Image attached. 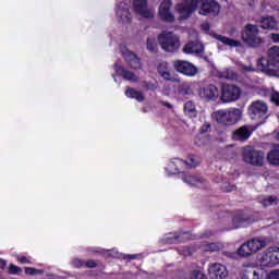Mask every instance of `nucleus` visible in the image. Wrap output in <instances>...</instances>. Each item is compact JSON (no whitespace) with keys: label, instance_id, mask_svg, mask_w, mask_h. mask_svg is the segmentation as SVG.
<instances>
[{"label":"nucleus","instance_id":"f257e3e1","mask_svg":"<svg viewBox=\"0 0 279 279\" xmlns=\"http://www.w3.org/2000/svg\"><path fill=\"white\" fill-rule=\"evenodd\" d=\"M220 10L219 2L215 0H181L175 5V12L179 14L180 21H186L193 12H198L201 16H208V14L217 16Z\"/></svg>","mask_w":279,"mask_h":279},{"label":"nucleus","instance_id":"f03ea898","mask_svg":"<svg viewBox=\"0 0 279 279\" xmlns=\"http://www.w3.org/2000/svg\"><path fill=\"white\" fill-rule=\"evenodd\" d=\"M257 65L266 75L279 77V47L272 46L268 50V58L259 59Z\"/></svg>","mask_w":279,"mask_h":279},{"label":"nucleus","instance_id":"7ed1b4c3","mask_svg":"<svg viewBox=\"0 0 279 279\" xmlns=\"http://www.w3.org/2000/svg\"><path fill=\"white\" fill-rule=\"evenodd\" d=\"M213 117L221 125L230 128L231 125H236L243 119V110L239 108L222 109L215 111Z\"/></svg>","mask_w":279,"mask_h":279},{"label":"nucleus","instance_id":"20e7f679","mask_svg":"<svg viewBox=\"0 0 279 279\" xmlns=\"http://www.w3.org/2000/svg\"><path fill=\"white\" fill-rule=\"evenodd\" d=\"M242 160L252 167H263L265 165V153L254 148V146H244L242 148Z\"/></svg>","mask_w":279,"mask_h":279},{"label":"nucleus","instance_id":"39448f33","mask_svg":"<svg viewBox=\"0 0 279 279\" xmlns=\"http://www.w3.org/2000/svg\"><path fill=\"white\" fill-rule=\"evenodd\" d=\"M259 34L260 31L257 25L247 24L241 32V38L247 47H258L263 43Z\"/></svg>","mask_w":279,"mask_h":279},{"label":"nucleus","instance_id":"423d86ee","mask_svg":"<svg viewBox=\"0 0 279 279\" xmlns=\"http://www.w3.org/2000/svg\"><path fill=\"white\" fill-rule=\"evenodd\" d=\"M158 43L163 49V51H168L169 53H173L180 49V37L175 35V33L171 32H162L158 36Z\"/></svg>","mask_w":279,"mask_h":279},{"label":"nucleus","instance_id":"0eeeda50","mask_svg":"<svg viewBox=\"0 0 279 279\" xmlns=\"http://www.w3.org/2000/svg\"><path fill=\"white\" fill-rule=\"evenodd\" d=\"M267 104L263 100L253 101L248 106V116L253 121H260L267 117Z\"/></svg>","mask_w":279,"mask_h":279},{"label":"nucleus","instance_id":"6e6552de","mask_svg":"<svg viewBox=\"0 0 279 279\" xmlns=\"http://www.w3.org/2000/svg\"><path fill=\"white\" fill-rule=\"evenodd\" d=\"M262 267H276L279 265V247H269L259 258Z\"/></svg>","mask_w":279,"mask_h":279},{"label":"nucleus","instance_id":"1a4fd4ad","mask_svg":"<svg viewBox=\"0 0 279 279\" xmlns=\"http://www.w3.org/2000/svg\"><path fill=\"white\" fill-rule=\"evenodd\" d=\"M241 88L235 85H222L221 101L223 104H230L236 101L241 97Z\"/></svg>","mask_w":279,"mask_h":279},{"label":"nucleus","instance_id":"9d476101","mask_svg":"<svg viewBox=\"0 0 279 279\" xmlns=\"http://www.w3.org/2000/svg\"><path fill=\"white\" fill-rule=\"evenodd\" d=\"M173 66L178 71V73H182V75H186V77H195V75L199 73L197 66L189 61H174Z\"/></svg>","mask_w":279,"mask_h":279},{"label":"nucleus","instance_id":"9b49d317","mask_svg":"<svg viewBox=\"0 0 279 279\" xmlns=\"http://www.w3.org/2000/svg\"><path fill=\"white\" fill-rule=\"evenodd\" d=\"M173 8V2L171 0H162L159 4L158 16L161 21H168L169 23L175 21V16L171 12Z\"/></svg>","mask_w":279,"mask_h":279},{"label":"nucleus","instance_id":"f8f14e48","mask_svg":"<svg viewBox=\"0 0 279 279\" xmlns=\"http://www.w3.org/2000/svg\"><path fill=\"white\" fill-rule=\"evenodd\" d=\"M133 8L142 19H154L156 12L147 7V0H133Z\"/></svg>","mask_w":279,"mask_h":279},{"label":"nucleus","instance_id":"ddd939ff","mask_svg":"<svg viewBox=\"0 0 279 279\" xmlns=\"http://www.w3.org/2000/svg\"><path fill=\"white\" fill-rule=\"evenodd\" d=\"M157 72L166 82H180L178 76L173 73V70L169 68V63L166 61H162L157 65Z\"/></svg>","mask_w":279,"mask_h":279},{"label":"nucleus","instance_id":"4468645a","mask_svg":"<svg viewBox=\"0 0 279 279\" xmlns=\"http://www.w3.org/2000/svg\"><path fill=\"white\" fill-rule=\"evenodd\" d=\"M208 275L211 279L228 278V268L223 264L215 263L209 265Z\"/></svg>","mask_w":279,"mask_h":279},{"label":"nucleus","instance_id":"2eb2a0df","mask_svg":"<svg viewBox=\"0 0 279 279\" xmlns=\"http://www.w3.org/2000/svg\"><path fill=\"white\" fill-rule=\"evenodd\" d=\"M250 136H252V126L247 125L240 126L232 133V140L239 141L240 143H245V141H248Z\"/></svg>","mask_w":279,"mask_h":279},{"label":"nucleus","instance_id":"dca6fc26","mask_svg":"<svg viewBox=\"0 0 279 279\" xmlns=\"http://www.w3.org/2000/svg\"><path fill=\"white\" fill-rule=\"evenodd\" d=\"M121 53L125 62H128L132 69H141V60L138 59V57H136V54H134L125 47L121 48Z\"/></svg>","mask_w":279,"mask_h":279},{"label":"nucleus","instance_id":"f3484780","mask_svg":"<svg viewBox=\"0 0 279 279\" xmlns=\"http://www.w3.org/2000/svg\"><path fill=\"white\" fill-rule=\"evenodd\" d=\"M199 96L203 99L215 101V99L219 98V89L215 85H208L199 90Z\"/></svg>","mask_w":279,"mask_h":279},{"label":"nucleus","instance_id":"a211bd4d","mask_svg":"<svg viewBox=\"0 0 279 279\" xmlns=\"http://www.w3.org/2000/svg\"><path fill=\"white\" fill-rule=\"evenodd\" d=\"M117 16L122 23H130L132 21V14L130 13V7L125 2L118 4Z\"/></svg>","mask_w":279,"mask_h":279},{"label":"nucleus","instance_id":"6ab92c4d","mask_svg":"<svg viewBox=\"0 0 279 279\" xmlns=\"http://www.w3.org/2000/svg\"><path fill=\"white\" fill-rule=\"evenodd\" d=\"M259 25L262 29L278 31V20L271 15L260 17Z\"/></svg>","mask_w":279,"mask_h":279},{"label":"nucleus","instance_id":"aec40b11","mask_svg":"<svg viewBox=\"0 0 279 279\" xmlns=\"http://www.w3.org/2000/svg\"><path fill=\"white\" fill-rule=\"evenodd\" d=\"M247 243L253 254H256L260 252V250H265V247H267V240L262 238H253L248 240Z\"/></svg>","mask_w":279,"mask_h":279},{"label":"nucleus","instance_id":"412c9836","mask_svg":"<svg viewBox=\"0 0 279 279\" xmlns=\"http://www.w3.org/2000/svg\"><path fill=\"white\" fill-rule=\"evenodd\" d=\"M210 37L215 38L219 43H222V45H227V47H241V41L219 35L217 33H210Z\"/></svg>","mask_w":279,"mask_h":279},{"label":"nucleus","instance_id":"4be33fe9","mask_svg":"<svg viewBox=\"0 0 279 279\" xmlns=\"http://www.w3.org/2000/svg\"><path fill=\"white\" fill-rule=\"evenodd\" d=\"M183 181L185 182V184H189L190 186H197L198 189H204L206 184V181H204V179L194 174H186L183 178Z\"/></svg>","mask_w":279,"mask_h":279},{"label":"nucleus","instance_id":"5701e85b","mask_svg":"<svg viewBox=\"0 0 279 279\" xmlns=\"http://www.w3.org/2000/svg\"><path fill=\"white\" fill-rule=\"evenodd\" d=\"M183 53H204V46L199 41L187 43L183 47Z\"/></svg>","mask_w":279,"mask_h":279},{"label":"nucleus","instance_id":"b1692460","mask_svg":"<svg viewBox=\"0 0 279 279\" xmlns=\"http://www.w3.org/2000/svg\"><path fill=\"white\" fill-rule=\"evenodd\" d=\"M252 254H254L252 252V248L248 244V242H244L236 252V255L240 256V258H250V256H252Z\"/></svg>","mask_w":279,"mask_h":279},{"label":"nucleus","instance_id":"393cba45","mask_svg":"<svg viewBox=\"0 0 279 279\" xmlns=\"http://www.w3.org/2000/svg\"><path fill=\"white\" fill-rule=\"evenodd\" d=\"M125 95L129 97V99H135L140 102L145 101V95L134 88H128L125 90Z\"/></svg>","mask_w":279,"mask_h":279},{"label":"nucleus","instance_id":"a878e982","mask_svg":"<svg viewBox=\"0 0 279 279\" xmlns=\"http://www.w3.org/2000/svg\"><path fill=\"white\" fill-rule=\"evenodd\" d=\"M267 160L269 165L279 167V148H274L267 154Z\"/></svg>","mask_w":279,"mask_h":279},{"label":"nucleus","instance_id":"bb28decb","mask_svg":"<svg viewBox=\"0 0 279 279\" xmlns=\"http://www.w3.org/2000/svg\"><path fill=\"white\" fill-rule=\"evenodd\" d=\"M184 165V160L182 159H174L173 161H171L168 167H167V171H169V173L171 174H175L180 171V167H182Z\"/></svg>","mask_w":279,"mask_h":279},{"label":"nucleus","instance_id":"cd10ccee","mask_svg":"<svg viewBox=\"0 0 279 279\" xmlns=\"http://www.w3.org/2000/svg\"><path fill=\"white\" fill-rule=\"evenodd\" d=\"M117 73H118V75H122V77H124V80H129L130 82H136L138 80V77L134 73H132L123 68H118Z\"/></svg>","mask_w":279,"mask_h":279},{"label":"nucleus","instance_id":"c85d7f7f","mask_svg":"<svg viewBox=\"0 0 279 279\" xmlns=\"http://www.w3.org/2000/svg\"><path fill=\"white\" fill-rule=\"evenodd\" d=\"M184 113L191 118L197 117V109L195 108V104L193 101L185 102Z\"/></svg>","mask_w":279,"mask_h":279},{"label":"nucleus","instance_id":"c756f323","mask_svg":"<svg viewBox=\"0 0 279 279\" xmlns=\"http://www.w3.org/2000/svg\"><path fill=\"white\" fill-rule=\"evenodd\" d=\"M183 165H186L187 167H199L202 165V158L190 155L186 160H183Z\"/></svg>","mask_w":279,"mask_h":279},{"label":"nucleus","instance_id":"7c9ffc66","mask_svg":"<svg viewBox=\"0 0 279 279\" xmlns=\"http://www.w3.org/2000/svg\"><path fill=\"white\" fill-rule=\"evenodd\" d=\"M259 204H262L264 208H268V206H276V204H278V198L276 196H268L259 201Z\"/></svg>","mask_w":279,"mask_h":279},{"label":"nucleus","instance_id":"2f4dec72","mask_svg":"<svg viewBox=\"0 0 279 279\" xmlns=\"http://www.w3.org/2000/svg\"><path fill=\"white\" fill-rule=\"evenodd\" d=\"M220 77L225 80H236V73L231 69H226L220 73Z\"/></svg>","mask_w":279,"mask_h":279},{"label":"nucleus","instance_id":"473e14b6","mask_svg":"<svg viewBox=\"0 0 279 279\" xmlns=\"http://www.w3.org/2000/svg\"><path fill=\"white\" fill-rule=\"evenodd\" d=\"M191 279H206V274H204V270L202 268L195 269L190 275Z\"/></svg>","mask_w":279,"mask_h":279},{"label":"nucleus","instance_id":"72a5a7b5","mask_svg":"<svg viewBox=\"0 0 279 279\" xmlns=\"http://www.w3.org/2000/svg\"><path fill=\"white\" fill-rule=\"evenodd\" d=\"M253 279H267V272L263 268H257L253 271Z\"/></svg>","mask_w":279,"mask_h":279},{"label":"nucleus","instance_id":"f704fd0d","mask_svg":"<svg viewBox=\"0 0 279 279\" xmlns=\"http://www.w3.org/2000/svg\"><path fill=\"white\" fill-rule=\"evenodd\" d=\"M233 223L235 225V228H247V225L250 223V219L235 218L233 220Z\"/></svg>","mask_w":279,"mask_h":279},{"label":"nucleus","instance_id":"c9c22d12","mask_svg":"<svg viewBox=\"0 0 279 279\" xmlns=\"http://www.w3.org/2000/svg\"><path fill=\"white\" fill-rule=\"evenodd\" d=\"M239 71H241L242 73H252V72L256 71V69H254L253 65H245L243 63H240Z\"/></svg>","mask_w":279,"mask_h":279},{"label":"nucleus","instance_id":"e433bc0d","mask_svg":"<svg viewBox=\"0 0 279 279\" xmlns=\"http://www.w3.org/2000/svg\"><path fill=\"white\" fill-rule=\"evenodd\" d=\"M156 47H158V45L156 44V39L155 38H148L147 39V49L149 51H154L156 49Z\"/></svg>","mask_w":279,"mask_h":279},{"label":"nucleus","instance_id":"4c0bfd02","mask_svg":"<svg viewBox=\"0 0 279 279\" xmlns=\"http://www.w3.org/2000/svg\"><path fill=\"white\" fill-rule=\"evenodd\" d=\"M25 274H26L27 276H36V275H38V274H43V271H40V270H38V269H36V268H33V267H26V268H25Z\"/></svg>","mask_w":279,"mask_h":279},{"label":"nucleus","instance_id":"58836bf2","mask_svg":"<svg viewBox=\"0 0 279 279\" xmlns=\"http://www.w3.org/2000/svg\"><path fill=\"white\" fill-rule=\"evenodd\" d=\"M84 265H85V262L82 259L74 258L72 260V267H74V269H80V267H84Z\"/></svg>","mask_w":279,"mask_h":279},{"label":"nucleus","instance_id":"ea45409f","mask_svg":"<svg viewBox=\"0 0 279 279\" xmlns=\"http://www.w3.org/2000/svg\"><path fill=\"white\" fill-rule=\"evenodd\" d=\"M266 279H279V269L272 270L269 274L266 272Z\"/></svg>","mask_w":279,"mask_h":279},{"label":"nucleus","instance_id":"a19ab883","mask_svg":"<svg viewBox=\"0 0 279 279\" xmlns=\"http://www.w3.org/2000/svg\"><path fill=\"white\" fill-rule=\"evenodd\" d=\"M21 271H23V270H22L21 267H19V266L11 265V266L9 267V272H10V274L19 275V274H21Z\"/></svg>","mask_w":279,"mask_h":279},{"label":"nucleus","instance_id":"79ce46f5","mask_svg":"<svg viewBox=\"0 0 279 279\" xmlns=\"http://www.w3.org/2000/svg\"><path fill=\"white\" fill-rule=\"evenodd\" d=\"M204 250L205 252H217V250H219V245L210 243Z\"/></svg>","mask_w":279,"mask_h":279},{"label":"nucleus","instance_id":"37998d69","mask_svg":"<svg viewBox=\"0 0 279 279\" xmlns=\"http://www.w3.org/2000/svg\"><path fill=\"white\" fill-rule=\"evenodd\" d=\"M145 90H157L158 89V84L156 83H146L144 85Z\"/></svg>","mask_w":279,"mask_h":279},{"label":"nucleus","instance_id":"c03bdc74","mask_svg":"<svg viewBox=\"0 0 279 279\" xmlns=\"http://www.w3.org/2000/svg\"><path fill=\"white\" fill-rule=\"evenodd\" d=\"M238 279H250V270L247 269L241 270Z\"/></svg>","mask_w":279,"mask_h":279},{"label":"nucleus","instance_id":"a18cd8bd","mask_svg":"<svg viewBox=\"0 0 279 279\" xmlns=\"http://www.w3.org/2000/svg\"><path fill=\"white\" fill-rule=\"evenodd\" d=\"M17 260L22 265H27V264L32 263V260H29V258H27V257H25L23 255L17 256Z\"/></svg>","mask_w":279,"mask_h":279},{"label":"nucleus","instance_id":"49530a36","mask_svg":"<svg viewBox=\"0 0 279 279\" xmlns=\"http://www.w3.org/2000/svg\"><path fill=\"white\" fill-rule=\"evenodd\" d=\"M271 102L276 104V106H279V93L275 92L271 96Z\"/></svg>","mask_w":279,"mask_h":279},{"label":"nucleus","instance_id":"de8ad7c7","mask_svg":"<svg viewBox=\"0 0 279 279\" xmlns=\"http://www.w3.org/2000/svg\"><path fill=\"white\" fill-rule=\"evenodd\" d=\"M269 38H270V40H272L274 43L279 44V33H271V34L269 35Z\"/></svg>","mask_w":279,"mask_h":279},{"label":"nucleus","instance_id":"09e8293b","mask_svg":"<svg viewBox=\"0 0 279 279\" xmlns=\"http://www.w3.org/2000/svg\"><path fill=\"white\" fill-rule=\"evenodd\" d=\"M85 265L88 269H95V267H97V263L89 260V262H85Z\"/></svg>","mask_w":279,"mask_h":279},{"label":"nucleus","instance_id":"8fccbe9b","mask_svg":"<svg viewBox=\"0 0 279 279\" xmlns=\"http://www.w3.org/2000/svg\"><path fill=\"white\" fill-rule=\"evenodd\" d=\"M201 29H203V32H209L210 31V24H208V22H205L201 25Z\"/></svg>","mask_w":279,"mask_h":279},{"label":"nucleus","instance_id":"3c124183","mask_svg":"<svg viewBox=\"0 0 279 279\" xmlns=\"http://www.w3.org/2000/svg\"><path fill=\"white\" fill-rule=\"evenodd\" d=\"M162 106H166V108H173V105L170 102H162Z\"/></svg>","mask_w":279,"mask_h":279},{"label":"nucleus","instance_id":"603ef678","mask_svg":"<svg viewBox=\"0 0 279 279\" xmlns=\"http://www.w3.org/2000/svg\"><path fill=\"white\" fill-rule=\"evenodd\" d=\"M184 254H185V256H191V248H185V251H184Z\"/></svg>","mask_w":279,"mask_h":279},{"label":"nucleus","instance_id":"864d4df0","mask_svg":"<svg viewBox=\"0 0 279 279\" xmlns=\"http://www.w3.org/2000/svg\"><path fill=\"white\" fill-rule=\"evenodd\" d=\"M129 258H132V259L138 258V255H129Z\"/></svg>","mask_w":279,"mask_h":279},{"label":"nucleus","instance_id":"5fc2aeb1","mask_svg":"<svg viewBox=\"0 0 279 279\" xmlns=\"http://www.w3.org/2000/svg\"><path fill=\"white\" fill-rule=\"evenodd\" d=\"M201 138H204V134H201Z\"/></svg>","mask_w":279,"mask_h":279},{"label":"nucleus","instance_id":"6e6d98bb","mask_svg":"<svg viewBox=\"0 0 279 279\" xmlns=\"http://www.w3.org/2000/svg\"><path fill=\"white\" fill-rule=\"evenodd\" d=\"M0 279H5V278H3V276L0 275Z\"/></svg>","mask_w":279,"mask_h":279},{"label":"nucleus","instance_id":"4d7b16f0","mask_svg":"<svg viewBox=\"0 0 279 279\" xmlns=\"http://www.w3.org/2000/svg\"><path fill=\"white\" fill-rule=\"evenodd\" d=\"M227 191H232V189L231 190H227Z\"/></svg>","mask_w":279,"mask_h":279}]
</instances>
